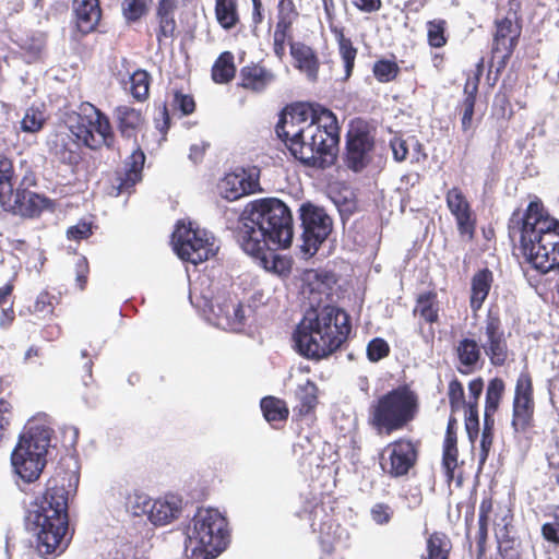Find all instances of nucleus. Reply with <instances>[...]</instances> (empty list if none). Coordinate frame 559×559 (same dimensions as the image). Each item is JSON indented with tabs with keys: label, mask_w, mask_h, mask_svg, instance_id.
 <instances>
[{
	"label": "nucleus",
	"mask_w": 559,
	"mask_h": 559,
	"mask_svg": "<svg viewBox=\"0 0 559 559\" xmlns=\"http://www.w3.org/2000/svg\"><path fill=\"white\" fill-rule=\"evenodd\" d=\"M317 386L313 382L307 381L304 385L299 386L297 397L300 402L299 413H310L317 404Z\"/></svg>",
	"instance_id": "obj_40"
},
{
	"label": "nucleus",
	"mask_w": 559,
	"mask_h": 559,
	"mask_svg": "<svg viewBox=\"0 0 559 559\" xmlns=\"http://www.w3.org/2000/svg\"><path fill=\"white\" fill-rule=\"evenodd\" d=\"M492 433H481L480 450H479V465L483 466L487 461L488 454L492 445Z\"/></svg>",
	"instance_id": "obj_62"
},
{
	"label": "nucleus",
	"mask_w": 559,
	"mask_h": 559,
	"mask_svg": "<svg viewBox=\"0 0 559 559\" xmlns=\"http://www.w3.org/2000/svg\"><path fill=\"white\" fill-rule=\"evenodd\" d=\"M114 117L118 123V129L122 136L131 138L143 124V116L138 110L128 105H121L115 108Z\"/></svg>",
	"instance_id": "obj_29"
},
{
	"label": "nucleus",
	"mask_w": 559,
	"mask_h": 559,
	"mask_svg": "<svg viewBox=\"0 0 559 559\" xmlns=\"http://www.w3.org/2000/svg\"><path fill=\"white\" fill-rule=\"evenodd\" d=\"M173 104L174 107L178 108L183 115L193 112L195 107L194 100L190 95H186L179 92L175 93Z\"/></svg>",
	"instance_id": "obj_53"
},
{
	"label": "nucleus",
	"mask_w": 559,
	"mask_h": 559,
	"mask_svg": "<svg viewBox=\"0 0 559 559\" xmlns=\"http://www.w3.org/2000/svg\"><path fill=\"white\" fill-rule=\"evenodd\" d=\"M442 465L448 479L451 480L457 466V449H443Z\"/></svg>",
	"instance_id": "obj_52"
},
{
	"label": "nucleus",
	"mask_w": 559,
	"mask_h": 559,
	"mask_svg": "<svg viewBox=\"0 0 559 559\" xmlns=\"http://www.w3.org/2000/svg\"><path fill=\"white\" fill-rule=\"evenodd\" d=\"M171 243L177 255L192 264H199L214 255L216 246L212 234L193 227L191 222H178L173 233Z\"/></svg>",
	"instance_id": "obj_9"
},
{
	"label": "nucleus",
	"mask_w": 559,
	"mask_h": 559,
	"mask_svg": "<svg viewBox=\"0 0 559 559\" xmlns=\"http://www.w3.org/2000/svg\"><path fill=\"white\" fill-rule=\"evenodd\" d=\"M150 76L144 70L134 71L130 78V93L138 100H143L148 95Z\"/></svg>",
	"instance_id": "obj_38"
},
{
	"label": "nucleus",
	"mask_w": 559,
	"mask_h": 559,
	"mask_svg": "<svg viewBox=\"0 0 559 559\" xmlns=\"http://www.w3.org/2000/svg\"><path fill=\"white\" fill-rule=\"evenodd\" d=\"M520 31L509 19L497 23V31L493 39V50L501 52L503 57H509L515 45Z\"/></svg>",
	"instance_id": "obj_27"
},
{
	"label": "nucleus",
	"mask_w": 559,
	"mask_h": 559,
	"mask_svg": "<svg viewBox=\"0 0 559 559\" xmlns=\"http://www.w3.org/2000/svg\"><path fill=\"white\" fill-rule=\"evenodd\" d=\"M240 78L241 86L254 92H261L274 81L275 75L272 71L260 64H250L241 69Z\"/></svg>",
	"instance_id": "obj_28"
},
{
	"label": "nucleus",
	"mask_w": 559,
	"mask_h": 559,
	"mask_svg": "<svg viewBox=\"0 0 559 559\" xmlns=\"http://www.w3.org/2000/svg\"><path fill=\"white\" fill-rule=\"evenodd\" d=\"M275 130L302 164L318 168L333 164L340 138L336 117L329 109L292 106L282 112Z\"/></svg>",
	"instance_id": "obj_2"
},
{
	"label": "nucleus",
	"mask_w": 559,
	"mask_h": 559,
	"mask_svg": "<svg viewBox=\"0 0 559 559\" xmlns=\"http://www.w3.org/2000/svg\"><path fill=\"white\" fill-rule=\"evenodd\" d=\"M503 390L504 383L501 379L495 378L489 382L486 392L485 409H488V412L497 411Z\"/></svg>",
	"instance_id": "obj_44"
},
{
	"label": "nucleus",
	"mask_w": 559,
	"mask_h": 559,
	"mask_svg": "<svg viewBox=\"0 0 559 559\" xmlns=\"http://www.w3.org/2000/svg\"><path fill=\"white\" fill-rule=\"evenodd\" d=\"M299 218L302 227L301 250L313 255L332 231V218L323 207L310 202L300 205Z\"/></svg>",
	"instance_id": "obj_11"
},
{
	"label": "nucleus",
	"mask_w": 559,
	"mask_h": 559,
	"mask_svg": "<svg viewBox=\"0 0 559 559\" xmlns=\"http://www.w3.org/2000/svg\"><path fill=\"white\" fill-rule=\"evenodd\" d=\"M389 354V345L382 338H374L367 346V356L371 361H378Z\"/></svg>",
	"instance_id": "obj_48"
},
{
	"label": "nucleus",
	"mask_w": 559,
	"mask_h": 559,
	"mask_svg": "<svg viewBox=\"0 0 559 559\" xmlns=\"http://www.w3.org/2000/svg\"><path fill=\"white\" fill-rule=\"evenodd\" d=\"M258 188L259 171L254 167L249 169L239 168L226 174L218 183L219 194L228 201H235L253 193Z\"/></svg>",
	"instance_id": "obj_15"
},
{
	"label": "nucleus",
	"mask_w": 559,
	"mask_h": 559,
	"mask_svg": "<svg viewBox=\"0 0 559 559\" xmlns=\"http://www.w3.org/2000/svg\"><path fill=\"white\" fill-rule=\"evenodd\" d=\"M542 534L546 540L559 545V523H545L542 527Z\"/></svg>",
	"instance_id": "obj_61"
},
{
	"label": "nucleus",
	"mask_w": 559,
	"mask_h": 559,
	"mask_svg": "<svg viewBox=\"0 0 559 559\" xmlns=\"http://www.w3.org/2000/svg\"><path fill=\"white\" fill-rule=\"evenodd\" d=\"M178 0H159L156 8V20L158 23L157 40L162 44L174 36L176 29L175 12Z\"/></svg>",
	"instance_id": "obj_25"
},
{
	"label": "nucleus",
	"mask_w": 559,
	"mask_h": 559,
	"mask_svg": "<svg viewBox=\"0 0 559 559\" xmlns=\"http://www.w3.org/2000/svg\"><path fill=\"white\" fill-rule=\"evenodd\" d=\"M51 436L52 428L46 415H37L27 420L10 456L14 475L25 483L39 478L47 464Z\"/></svg>",
	"instance_id": "obj_6"
},
{
	"label": "nucleus",
	"mask_w": 559,
	"mask_h": 559,
	"mask_svg": "<svg viewBox=\"0 0 559 559\" xmlns=\"http://www.w3.org/2000/svg\"><path fill=\"white\" fill-rule=\"evenodd\" d=\"M330 29L334 35V38L338 46V52L344 62L345 79H348L354 68L355 59L357 56V49L353 46L352 40L345 37L343 28L331 23Z\"/></svg>",
	"instance_id": "obj_31"
},
{
	"label": "nucleus",
	"mask_w": 559,
	"mask_h": 559,
	"mask_svg": "<svg viewBox=\"0 0 559 559\" xmlns=\"http://www.w3.org/2000/svg\"><path fill=\"white\" fill-rule=\"evenodd\" d=\"M481 72H483V64H481V62H479L477 64V70H476L474 76L473 78L469 76L464 86V93L466 95L465 98H472L473 104H475V97H476V93L478 91V83H479V78L481 75Z\"/></svg>",
	"instance_id": "obj_54"
},
{
	"label": "nucleus",
	"mask_w": 559,
	"mask_h": 559,
	"mask_svg": "<svg viewBox=\"0 0 559 559\" xmlns=\"http://www.w3.org/2000/svg\"><path fill=\"white\" fill-rule=\"evenodd\" d=\"M393 515V510L385 503H376L370 510L371 520L378 525L388 524Z\"/></svg>",
	"instance_id": "obj_50"
},
{
	"label": "nucleus",
	"mask_w": 559,
	"mask_h": 559,
	"mask_svg": "<svg viewBox=\"0 0 559 559\" xmlns=\"http://www.w3.org/2000/svg\"><path fill=\"white\" fill-rule=\"evenodd\" d=\"M88 262L85 257H79L75 262V281L79 288L84 289L87 282Z\"/></svg>",
	"instance_id": "obj_56"
},
{
	"label": "nucleus",
	"mask_w": 559,
	"mask_h": 559,
	"mask_svg": "<svg viewBox=\"0 0 559 559\" xmlns=\"http://www.w3.org/2000/svg\"><path fill=\"white\" fill-rule=\"evenodd\" d=\"M234 56L226 51L215 61L212 68V78L216 83H227L235 75Z\"/></svg>",
	"instance_id": "obj_34"
},
{
	"label": "nucleus",
	"mask_w": 559,
	"mask_h": 559,
	"mask_svg": "<svg viewBox=\"0 0 559 559\" xmlns=\"http://www.w3.org/2000/svg\"><path fill=\"white\" fill-rule=\"evenodd\" d=\"M478 341L490 364L503 366L510 356L508 334L497 316L488 314L483 326L478 330Z\"/></svg>",
	"instance_id": "obj_12"
},
{
	"label": "nucleus",
	"mask_w": 559,
	"mask_h": 559,
	"mask_svg": "<svg viewBox=\"0 0 559 559\" xmlns=\"http://www.w3.org/2000/svg\"><path fill=\"white\" fill-rule=\"evenodd\" d=\"M13 177L14 169L12 160L0 156V205L15 192L13 189Z\"/></svg>",
	"instance_id": "obj_33"
},
{
	"label": "nucleus",
	"mask_w": 559,
	"mask_h": 559,
	"mask_svg": "<svg viewBox=\"0 0 559 559\" xmlns=\"http://www.w3.org/2000/svg\"><path fill=\"white\" fill-rule=\"evenodd\" d=\"M261 409L269 423L285 420L288 416L286 404L282 400L272 396L262 399Z\"/></svg>",
	"instance_id": "obj_35"
},
{
	"label": "nucleus",
	"mask_w": 559,
	"mask_h": 559,
	"mask_svg": "<svg viewBox=\"0 0 559 559\" xmlns=\"http://www.w3.org/2000/svg\"><path fill=\"white\" fill-rule=\"evenodd\" d=\"M26 181L33 182V180L25 177L20 187L15 189L13 195L2 203L1 206L4 211L33 217L50 206V201L47 198L23 188Z\"/></svg>",
	"instance_id": "obj_17"
},
{
	"label": "nucleus",
	"mask_w": 559,
	"mask_h": 559,
	"mask_svg": "<svg viewBox=\"0 0 559 559\" xmlns=\"http://www.w3.org/2000/svg\"><path fill=\"white\" fill-rule=\"evenodd\" d=\"M73 11L76 27L82 34L93 32L100 21L99 0H74Z\"/></svg>",
	"instance_id": "obj_23"
},
{
	"label": "nucleus",
	"mask_w": 559,
	"mask_h": 559,
	"mask_svg": "<svg viewBox=\"0 0 559 559\" xmlns=\"http://www.w3.org/2000/svg\"><path fill=\"white\" fill-rule=\"evenodd\" d=\"M409 156L411 162L413 164H420L427 159V154L424 150L423 144L415 136H411V147H409Z\"/></svg>",
	"instance_id": "obj_59"
},
{
	"label": "nucleus",
	"mask_w": 559,
	"mask_h": 559,
	"mask_svg": "<svg viewBox=\"0 0 559 559\" xmlns=\"http://www.w3.org/2000/svg\"><path fill=\"white\" fill-rule=\"evenodd\" d=\"M329 280L328 274L325 273H319L317 271H309L305 275V282L309 285L310 292H319L325 293L328 289V284L325 281Z\"/></svg>",
	"instance_id": "obj_47"
},
{
	"label": "nucleus",
	"mask_w": 559,
	"mask_h": 559,
	"mask_svg": "<svg viewBox=\"0 0 559 559\" xmlns=\"http://www.w3.org/2000/svg\"><path fill=\"white\" fill-rule=\"evenodd\" d=\"M483 389L484 382L480 378L474 379L468 383L469 401H472L473 404H477V400L480 396Z\"/></svg>",
	"instance_id": "obj_63"
},
{
	"label": "nucleus",
	"mask_w": 559,
	"mask_h": 559,
	"mask_svg": "<svg viewBox=\"0 0 559 559\" xmlns=\"http://www.w3.org/2000/svg\"><path fill=\"white\" fill-rule=\"evenodd\" d=\"M415 445L408 440H399L384 448L381 454L382 469L394 477L404 476L416 462Z\"/></svg>",
	"instance_id": "obj_14"
},
{
	"label": "nucleus",
	"mask_w": 559,
	"mask_h": 559,
	"mask_svg": "<svg viewBox=\"0 0 559 559\" xmlns=\"http://www.w3.org/2000/svg\"><path fill=\"white\" fill-rule=\"evenodd\" d=\"M481 350L479 341L468 337L459 341L455 347L459 359L457 370L463 374L472 373L480 361Z\"/></svg>",
	"instance_id": "obj_24"
},
{
	"label": "nucleus",
	"mask_w": 559,
	"mask_h": 559,
	"mask_svg": "<svg viewBox=\"0 0 559 559\" xmlns=\"http://www.w3.org/2000/svg\"><path fill=\"white\" fill-rule=\"evenodd\" d=\"M354 4L361 11L373 12L377 11L380 5V0H354Z\"/></svg>",
	"instance_id": "obj_64"
},
{
	"label": "nucleus",
	"mask_w": 559,
	"mask_h": 559,
	"mask_svg": "<svg viewBox=\"0 0 559 559\" xmlns=\"http://www.w3.org/2000/svg\"><path fill=\"white\" fill-rule=\"evenodd\" d=\"M215 15L223 28H233L239 22L237 0H216Z\"/></svg>",
	"instance_id": "obj_32"
},
{
	"label": "nucleus",
	"mask_w": 559,
	"mask_h": 559,
	"mask_svg": "<svg viewBox=\"0 0 559 559\" xmlns=\"http://www.w3.org/2000/svg\"><path fill=\"white\" fill-rule=\"evenodd\" d=\"M205 299L211 320L219 329L226 331H241L246 322V309L236 297L218 295L210 300Z\"/></svg>",
	"instance_id": "obj_13"
},
{
	"label": "nucleus",
	"mask_w": 559,
	"mask_h": 559,
	"mask_svg": "<svg viewBox=\"0 0 559 559\" xmlns=\"http://www.w3.org/2000/svg\"><path fill=\"white\" fill-rule=\"evenodd\" d=\"M414 313L419 314L427 322H436L438 320V307L435 300V295L430 293L420 295L417 298Z\"/></svg>",
	"instance_id": "obj_37"
},
{
	"label": "nucleus",
	"mask_w": 559,
	"mask_h": 559,
	"mask_svg": "<svg viewBox=\"0 0 559 559\" xmlns=\"http://www.w3.org/2000/svg\"><path fill=\"white\" fill-rule=\"evenodd\" d=\"M390 146L392 150L393 158L396 162H403L406 159V157L409 153L411 138H408L407 140H404L402 138L394 136L390 141Z\"/></svg>",
	"instance_id": "obj_51"
},
{
	"label": "nucleus",
	"mask_w": 559,
	"mask_h": 559,
	"mask_svg": "<svg viewBox=\"0 0 559 559\" xmlns=\"http://www.w3.org/2000/svg\"><path fill=\"white\" fill-rule=\"evenodd\" d=\"M79 143L81 142L71 132V127L69 131L55 132L47 139L49 153L66 164H73L78 160Z\"/></svg>",
	"instance_id": "obj_20"
},
{
	"label": "nucleus",
	"mask_w": 559,
	"mask_h": 559,
	"mask_svg": "<svg viewBox=\"0 0 559 559\" xmlns=\"http://www.w3.org/2000/svg\"><path fill=\"white\" fill-rule=\"evenodd\" d=\"M181 507L182 501L178 496L166 495L153 500L147 519L154 525H166L179 516Z\"/></svg>",
	"instance_id": "obj_22"
},
{
	"label": "nucleus",
	"mask_w": 559,
	"mask_h": 559,
	"mask_svg": "<svg viewBox=\"0 0 559 559\" xmlns=\"http://www.w3.org/2000/svg\"><path fill=\"white\" fill-rule=\"evenodd\" d=\"M71 132L78 141L91 150L103 146L111 148L115 143V133L109 118L90 103L82 104L79 121L71 126Z\"/></svg>",
	"instance_id": "obj_10"
},
{
	"label": "nucleus",
	"mask_w": 559,
	"mask_h": 559,
	"mask_svg": "<svg viewBox=\"0 0 559 559\" xmlns=\"http://www.w3.org/2000/svg\"><path fill=\"white\" fill-rule=\"evenodd\" d=\"M228 543L226 518L217 509L202 508L186 527L185 555L187 559H214Z\"/></svg>",
	"instance_id": "obj_7"
},
{
	"label": "nucleus",
	"mask_w": 559,
	"mask_h": 559,
	"mask_svg": "<svg viewBox=\"0 0 559 559\" xmlns=\"http://www.w3.org/2000/svg\"><path fill=\"white\" fill-rule=\"evenodd\" d=\"M509 236L518 240L527 263L540 273L559 267V221L552 217L538 198L530 201L523 215L513 213Z\"/></svg>",
	"instance_id": "obj_3"
},
{
	"label": "nucleus",
	"mask_w": 559,
	"mask_h": 559,
	"mask_svg": "<svg viewBox=\"0 0 559 559\" xmlns=\"http://www.w3.org/2000/svg\"><path fill=\"white\" fill-rule=\"evenodd\" d=\"M533 414L532 383L531 379L521 374L516 381L513 401L512 426L515 431L524 430Z\"/></svg>",
	"instance_id": "obj_19"
},
{
	"label": "nucleus",
	"mask_w": 559,
	"mask_h": 559,
	"mask_svg": "<svg viewBox=\"0 0 559 559\" xmlns=\"http://www.w3.org/2000/svg\"><path fill=\"white\" fill-rule=\"evenodd\" d=\"M463 408L465 412V427L471 441H473L474 437L477 436L479 425L477 407L472 401H468L467 405Z\"/></svg>",
	"instance_id": "obj_46"
},
{
	"label": "nucleus",
	"mask_w": 559,
	"mask_h": 559,
	"mask_svg": "<svg viewBox=\"0 0 559 559\" xmlns=\"http://www.w3.org/2000/svg\"><path fill=\"white\" fill-rule=\"evenodd\" d=\"M11 404L5 400H0V442L3 440L5 431L11 423Z\"/></svg>",
	"instance_id": "obj_55"
},
{
	"label": "nucleus",
	"mask_w": 559,
	"mask_h": 559,
	"mask_svg": "<svg viewBox=\"0 0 559 559\" xmlns=\"http://www.w3.org/2000/svg\"><path fill=\"white\" fill-rule=\"evenodd\" d=\"M152 0H123L122 13L128 22H135L146 14Z\"/></svg>",
	"instance_id": "obj_42"
},
{
	"label": "nucleus",
	"mask_w": 559,
	"mask_h": 559,
	"mask_svg": "<svg viewBox=\"0 0 559 559\" xmlns=\"http://www.w3.org/2000/svg\"><path fill=\"white\" fill-rule=\"evenodd\" d=\"M444 23L433 21L428 23V40L432 47H441L445 44Z\"/></svg>",
	"instance_id": "obj_49"
},
{
	"label": "nucleus",
	"mask_w": 559,
	"mask_h": 559,
	"mask_svg": "<svg viewBox=\"0 0 559 559\" xmlns=\"http://www.w3.org/2000/svg\"><path fill=\"white\" fill-rule=\"evenodd\" d=\"M46 116L38 108L31 107L25 111L21 120V130L27 133H36L44 127Z\"/></svg>",
	"instance_id": "obj_39"
},
{
	"label": "nucleus",
	"mask_w": 559,
	"mask_h": 559,
	"mask_svg": "<svg viewBox=\"0 0 559 559\" xmlns=\"http://www.w3.org/2000/svg\"><path fill=\"white\" fill-rule=\"evenodd\" d=\"M445 201L450 213L455 218L459 233L471 239L475 230V219L465 194L460 188L453 187L448 190Z\"/></svg>",
	"instance_id": "obj_18"
},
{
	"label": "nucleus",
	"mask_w": 559,
	"mask_h": 559,
	"mask_svg": "<svg viewBox=\"0 0 559 559\" xmlns=\"http://www.w3.org/2000/svg\"><path fill=\"white\" fill-rule=\"evenodd\" d=\"M236 230L242 250L264 270L280 276L290 272V261L275 253L277 248H288L294 236L293 215L283 201L264 198L248 203Z\"/></svg>",
	"instance_id": "obj_1"
},
{
	"label": "nucleus",
	"mask_w": 559,
	"mask_h": 559,
	"mask_svg": "<svg viewBox=\"0 0 559 559\" xmlns=\"http://www.w3.org/2000/svg\"><path fill=\"white\" fill-rule=\"evenodd\" d=\"M70 490L56 479L49 480L46 490L26 509V527L36 536V548L40 556H58L70 542L68 536Z\"/></svg>",
	"instance_id": "obj_4"
},
{
	"label": "nucleus",
	"mask_w": 559,
	"mask_h": 559,
	"mask_svg": "<svg viewBox=\"0 0 559 559\" xmlns=\"http://www.w3.org/2000/svg\"><path fill=\"white\" fill-rule=\"evenodd\" d=\"M347 166L359 171L367 166L370 160V152L373 147V139L362 126L352 127L347 132Z\"/></svg>",
	"instance_id": "obj_16"
},
{
	"label": "nucleus",
	"mask_w": 559,
	"mask_h": 559,
	"mask_svg": "<svg viewBox=\"0 0 559 559\" xmlns=\"http://www.w3.org/2000/svg\"><path fill=\"white\" fill-rule=\"evenodd\" d=\"M418 412V396L407 386H400L374 401L370 406L369 419L379 431L390 433L402 429Z\"/></svg>",
	"instance_id": "obj_8"
},
{
	"label": "nucleus",
	"mask_w": 559,
	"mask_h": 559,
	"mask_svg": "<svg viewBox=\"0 0 559 559\" xmlns=\"http://www.w3.org/2000/svg\"><path fill=\"white\" fill-rule=\"evenodd\" d=\"M350 332L348 314L335 307H311L298 323L294 334V347L312 359H320L335 352Z\"/></svg>",
	"instance_id": "obj_5"
},
{
	"label": "nucleus",
	"mask_w": 559,
	"mask_h": 559,
	"mask_svg": "<svg viewBox=\"0 0 559 559\" xmlns=\"http://www.w3.org/2000/svg\"><path fill=\"white\" fill-rule=\"evenodd\" d=\"M448 395L452 412H457L467 405L463 385L459 380H452L449 383Z\"/></svg>",
	"instance_id": "obj_45"
},
{
	"label": "nucleus",
	"mask_w": 559,
	"mask_h": 559,
	"mask_svg": "<svg viewBox=\"0 0 559 559\" xmlns=\"http://www.w3.org/2000/svg\"><path fill=\"white\" fill-rule=\"evenodd\" d=\"M92 234V227L91 224L86 222L78 223L74 226H71L67 235L70 239L73 240H81L87 238Z\"/></svg>",
	"instance_id": "obj_58"
},
{
	"label": "nucleus",
	"mask_w": 559,
	"mask_h": 559,
	"mask_svg": "<svg viewBox=\"0 0 559 559\" xmlns=\"http://www.w3.org/2000/svg\"><path fill=\"white\" fill-rule=\"evenodd\" d=\"M492 283V273L485 269L477 272L472 278L471 308L474 312L479 310L486 300Z\"/></svg>",
	"instance_id": "obj_30"
},
{
	"label": "nucleus",
	"mask_w": 559,
	"mask_h": 559,
	"mask_svg": "<svg viewBox=\"0 0 559 559\" xmlns=\"http://www.w3.org/2000/svg\"><path fill=\"white\" fill-rule=\"evenodd\" d=\"M298 15L299 13L293 0H278L275 28L289 32Z\"/></svg>",
	"instance_id": "obj_36"
},
{
	"label": "nucleus",
	"mask_w": 559,
	"mask_h": 559,
	"mask_svg": "<svg viewBox=\"0 0 559 559\" xmlns=\"http://www.w3.org/2000/svg\"><path fill=\"white\" fill-rule=\"evenodd\" d=\"M474 106L472 98H465L463 102V116H462V129L467 132L472 128V120L474 115Z\"/></svg>",
	"instance_id": "obj_60"
},
{
	"label": "nucleus",
	"mask_w": 559,
	"mask_h": 559,
	"mask_svg": "<svg viewBox=\"0 0 559 559\" xmlns=\"http://www.w3.org/2000/svg\"><path fill=\"white\" fill-rule=\"evenodd\" d=\"M289 38V32L283 29H276L273 34V50L276 57L280 59L285 55V43Z\"/></svg>",
	"instance_id": "obj_57"
},
{
	"label": "nucleus",
	"mask_w": 559,
	"mask_h": 559,
	"mask_svg": "<svg viewBox=\"0 0 559 559\" xmlns=\"http://www.w3.org/2000/svg\"><path fill=\"white\" fill-rule=\"evenodd\" d=\"M290 55L296 68L305 73L309 80L316 81L320 62L314 50L302 43H293L290 45Z\"/></svg>",
	"instance_id": "obj_26"
},
{
	"label": "nucleus",
	"mask_w": 559,
	"mask_h": 559,
	"mask_svg": "<svg viewBox=\"0 0 559 559\" xmlns=\"http://www.w3.org/2000/svg\"><path fill=\"white\" fill-rule=\"evenodd\" d=\"M145 162V155L140 150H134L124 162L123 175L117 178V186L112 187L115 195L128 192L142 179V169Z\"/></svg>",
	"instance_id": "obj_21"
},
{
	"label": "nucleus",
	"mask_w": 559,
	"mask_h": 559,
	"mask_svg": "<svg viewBox=\"0 0 559 559\" xmlns=\"http://www.w3.org/2000/svg\"><path fill=\"white\" fill-rule=\"evenodd\" d=\"M400 71L396 62L391 60H379L373 66V74L381 83L393 81Z\"/></svg>",
	"instance_id": "obj_43"
},
{
	"label": "nucleus",
	"mask_w": 559,
	"mask_h": 559,
	"mask_svg": "<svg viewBox=\"0 0 559 559\" xmlns=\"http://www.w3.org/2000/svg\"><path fill=\"white\" fill-rule=\"evenodd\" d=\"M152 502L153 500L146 493L134 492L128 497L127 509L134 516H148Z\"/></svg>",
	"instance_id": "obj_41"
}]
</instances>
